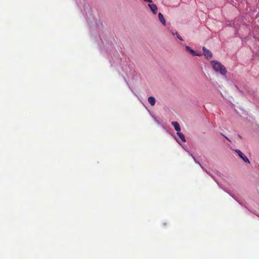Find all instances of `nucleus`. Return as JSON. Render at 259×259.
<instances>
[{"label":"nucleus","mask_w":259,"mask_h":259,"mask_svg":"<svg viewBox=\"0 0 259 259\" xmlns=\"http://www.w3.org/2000/svg\"><path fill=\"white\" fill-rule=\"evenodd\" d=\"M171 124L174 127L175 130L177 131V133L181 131V127L179 123L178 122L173 121L171 122Z\"/></svg>","instance_id":"4"},{"label":"nucleus","mask_w":259,"mask_h":259,"mask_svg":"<svg viewBox=\"0 0 259 259\" xmlns=\"http://www.w3.org/2000/svg\"><path fill=\"white\" fill-rule=\"evenodd\" d=\"M211 66L214 71L220 73L222 75H225L227 72L225 67L220 62L217 61H212L211 62Z\"/></svg>","instance_id":"1"},{"label":"nucleus","mask_w":259,"mask_h":259,"mask_svg":"<svg viewBox=\"0 0 259 259\" xmlns=\"http://www.w3.org/2000/svg\"><path fill=\"white\" fill-rule=\"evenodd\" d=\"M158 18H159V19L160 20V21L164 25H165V23H166V22H165V20L164 19V18L163 16V15L161 13H159L158 14Z\"/></svg>","instance_id":"7"},{"label":"nucleus","mask_w":259,"mask_h":259,"mask_svg":"<svg viewBox=\"0 0 259 259\" xmlns=\"http://www.w3.org/2000/svg\"><path fill=\"white\" fill-rule=\"evenodd\" d=\"M177 37L181 40H183L182 38L179 35L177 32H176Z\"/></svg>","instance_id":"10"},{"label":"nucleus","mask_w":259,"mask_h":259,"mask_svg":"<svg viewBox=\"0 0 259 259\" xmlns=\"http://www.w3.org/2000/svg\"><path fill=\"white\" fill-rule=\"evenodd\" d=\"M186 49L187 50V51L189 52L191 54H192L193 55H197V56H199L200 55L199 54H196L195 51L191 49L188 46H186Z\"/></svg>","instance_id":"9"},{"label":"nucleus","mask_w":259,"mask_h":259,"mask_svg":"<svg viewBox=\"0 0 259 259\" xmlns=\"http://www.w3.org/2000/svg\"><path fill=\"white\" fill-rule=\"evenodd\" d=\"M177 135L179 137V138L181 139L182 141L184 143L186 142V139L184 136V135L181 133V131L177 133Z\"/></svg>","instance_id":"8"},{"label":"nucleus","mask_w":259,"mask_h":259,"mask_svg":"<svg viewBox=\"0 0 259 259\" xmlns=\"http://www.w3.org/2000/svg\"><path fill=\"white\" fill-rule=\"evenodd\" d=\"M148 6L154 14H156L157 13V7L155 4H149Z\"/></svg>","instance_id":"5"},{"label":"nucleus","mask_w":259,"mask_h":259,"mask_svg":"<svg viewBox=\"0 0 259 259\" xmlns=\"http://www.w3.org/2000/svg\"><path fill=\"white\" fill-rule=\"evenodd\" d=\"M144 1L145 2H149V3H152V0H144Z\"/></svg>","instance_id":"12"},{"label":"nucleus","mask_w":259,"mask_h":259,"mask_svg":"<svg viewBox=\"0 0 259 259\" xmlns=\"http://www.w3.org/2000/svg\"><path fill=\"white\" fill-rule=\"evenodd\" d=\"M148 101L151 106H154L156 102L155 99L152 96H150L148 98Z\"/></svg>","instance_id":"6"},{"label":"nucleus","mask_w":259,"mask_h":259,"mask_svg":"<svg viewBox=\"0 0 259 259\" xmlns=\"http://www.w3.org/2000/svg\"><path fill=\"white\" fill-rule=\"evenodd\" d=\"M202 50L204 52L205 57L207 59H210L212 57V54L211 52L209 50L207 49L205 47H202Z\"/></svg>","instance_id":"3"},{"label":"nucleus","mask_w":259,"mask_h":259,"mask_svg":"<svg viewBox=\"0 0 259 259\" xmlns=\"http://www.w3.org/2000/svg\"><path fill=\"white\" fill-rule=\"evenodd\" d=\"M191 156L193 157V158L194 159V161H195V162L196 163H198L199 165L201 166V164H200V163L199 162H197V161H196V159H195V157L193 156V155H192V154H191Z\"/></svg>","instance_id":"11"},{"label":"nucleus","mask_w":259,"mask_h":259,"mask_svg":"<svg viewBox=\"0 0 259 259\" xmlns=\"http://www.w3.org/2000/svg\"><path fill=\"white\" fill-rule=\"evenodd\" d=\"M234 151L238 154L239 156L243 160L244 162L248 163H250L248 158L240 150H239V149H235L234 150Z\"/></svg>","instance_id":"2"}]
</instances>
